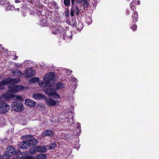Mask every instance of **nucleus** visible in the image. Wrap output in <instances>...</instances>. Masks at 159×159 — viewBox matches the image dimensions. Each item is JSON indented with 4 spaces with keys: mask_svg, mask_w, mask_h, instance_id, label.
Instances as JSON below:
<instances>
[{
    "mask_svg": "<svg viewBox=\"0 0 159 159\" xmlns=\"http://www.w3.org/2000/svg\"><path fill=\"white\" fill-rule=\"evenodd\" d=\"M23 142H20L19 145L20 148L26 149L28 148L30 146L37 145L38 141L35 139L32 135H26L22 137Z\"/></svg>",
    "mask_w": 159,
    "mask_h": 159,
    "instance_id": "1",
    "label": "nucleus"
},
{
    "mask_svg": "<svg viewBox=\"0 0 159 159\" xmlns=\"http://www.w3.org/2000/svg\"><path fill=\"white\" fill-rule=\"evenodd\" d=\"M55 74L53 72H50L46 75L43 78L44 82H41L39 83V85L41 87H49L50 85V81L54 80Z\"/></svg>",
    "mask_w": 159,
    "mask_h": 159,
    "instance_id": "2",
    "label": "nucleus"
},
{
    "mask_svg": "<svg viewBox=\"0 0 159 159\" xmlns=\"http://www.w3.org/2000/svg\"><path fill=\"white\" fill-rule=\"evenodd\" d=\"M20 81L19 78H15L13 79L11 78H9L5 79L2 81L0 82V89H4V87H3L4 85H6L10 83H13L15 82H19Z\"/></svg>",
    "mask_w": 159,
    "mask_h": 159,
    "instance_id": "3",
    "label": "nucleus"
},
{
    "mask_svg": "<svg viewBox=\"0 0 159 159\" xmlns=\"http://www.w3.org/2000/svg\"><path fill=\"white\" fill-rule=\"evenodd\" d=\"M10 108V106L0 98V114L6 113L9 111Z\"/></svg>",
    "mask_w": 159,
    "mask_h": 159,
    "instance_id": "4",
    "label": "nucleus"
},
{
    "mask_svg": "<svg viewBox=\"0 0 159 159\" xmlns=\"http://www.w3.org/2000/svg\"><path fill=\"white\" fill-rule=\"evenodd\" d=\"M18 82H15L13 83H10L11 84L8 86V89L9 91L13 93H16L19 91H21L23 90L24 87L23 86L21 85L15 86L14 84Z\"/></svg>",
    "mask_w": 159,
    "mask_h": 159,
    "instance_id": "5",
    "label": "nucleus"
},
{
    "mask_svg": "<svg viewBox=\"0 0 159 159\" xmlns=\"http://www.w3.org/2000/svg\"><path fill=\"white\" fill-rule=\"evenodd\" d=\"M11 108L16 112L22 111L23 109L22 103L19 101H16L13 102L11 105Z\"/></svg>",
    "mask_w": 159,
    "mask_h": 159,
    "instance_id": "6",
    "label": "nucleus"
},
{
    "mask_svg": "<svg viewBox=\"0 0 159 159\" xmlns=\"http://www.w3.org/2000/svg\"><path fill=\"white\" fill-rule=\"evenodd\" d=\"M16 152V150L14 148L11 146H10L7 148L5 155L3 156H6V157H8L9 156H11L15 154Z\"/></svg>",
    "mask_w": 159,
    "mask_h": 159,
    "instance_id": "7",
    "label": "nucleus"
},
{
    "mask_svg": "<svg viewBox=\"0 0 159 159\" xmlns=\"http://www.w3.org/2000/svg\"><path fill=\"white\" fill-rule=\"evenodd\" d=\"M35 74L34 69L31 68H27L24 75L26 77H30L34 76Z\"/></svg>",
    "mask_w": 159,
    "mask_h": 159,
    "instance_id": "8",
    "label": "nucleus"
},
{
    "mask_svg": "<svg viewBox=\"0 0 159 159\" xmlns=\"http://www.w3.org/2000/svg\"><path fill=\"white\" fill-rule=\"evenodd\" d=\"M74 3L73 4L72 2V8L70 14L71 16H72L75 14L78 15L80 12V10L78 8L77 6H74Z\"/></svg>",
    "mask_w": 159,
    "mask_h": 159,
    "instance_id": "9",
    "label": "nucleus"
},
{
    "mask_svg": "<svg viewBox=\"0 0 159 159\" xmlns=\"http://www.w3.org/2000/svg\"><path fill=\"white\" fill-rule=\"evenodd\" d=\"M45 102L48 105L50 106H55L58 103V101H56L50 98H46Z\"/></svg>",
    "mask_w": 159,
    "mask_h": 159,
    "instance_id": "10",
    "label": "nucleus"
},
{
    "mask_svg": "<svg viewBox=\"0 0 159 159\" xmlns=\"http://www.w3.org/2000/svg\"><path fill=\"white\" fill-rule=\"evenodd\" d=\"M54 135V133L50 130H46L43 131L42 134V135L43 137L50 136L51 137H52Z\"/></svg>",
    "mask_w": 159,
    "mask_h": 159,
    "instance_id": "11",
    "label": "nucleus"
},
{
    "mask_svg": "<svg viewBox=\"0 0 159 159\" xmlns=\"http://www.w3.org/2000/svg\"><path fill=\"white\" fill-rule=\"evenodd\" d=\"M72 35L70 32L67 31L63 35L64 39L66 41H70L72 39Z\"/></svg>",
    "mask_w": 159,
    "mask_h": 159,
    "instance_id": "12",
    "label": "nucleus"
},
{
    "mask_svg": "<svg viewBox=\"0 0 159 159\" xmlns=\"http://www.w3.org/2000/svg\"><path fill=\"white\" fill-rule=\"evenodd\" d=\"M25 102L26 105L31 107H34L36 105V103L34 101L30 99L25 100Z\"/></svg>",
    "mask_w": 159,
    "mask_h": 159,
    "instance_id": "13",
    "label": "nucleus"
},
{
    "mask_svg": "<svg viewBox=\"0 0 159 159\" xmlns=\"http://www.w3.org/2000/svg\"><path fill=\"white\" fill-rule=\"evenodd\" d=\"M9 91L6 93L3 94L2 95V97L6 99L10 98H14L15 95L12 93H9Z\"/></svg>",
    "mask_w": 159,
    "mask_h": 159,
    "instance_id": "14",
    "label": "nucleus"
},
{
    "mask_svg": "<svg viewBox=\"0 0 159 159\" xmlns=\"http://www.w3.org/2000/svg\"><path fill=\"white\" fill-rule=\"evenodd\" d=\"M61 29V28L58 25L54 26L52 28V33L54 34H58L59 32H60V31Z\"/></svg>",
    "mask_w": 159,
    "mask_h": 159,
    "instance_id": "15",
    "label": "nucleus"
},
{
    "mask_svg": "<svg viewBox=\"0 0 159 159\" xmlns=\"http://www.w3.org/2000/svg\"><path fill=\"white\" fill-rule=\"evenodd\" d=\"M64 84L61 83H58L55 84V88H51V90H54V91H56V90L62 88L64 87Z\"/></svg>",
    "mask_w": 159,
    "mask_h": 159,
    "instance_id": "16",
    "label": "nucleus"
},
{
    "mask_svg": "<svg viewBox=\"0 0 159 159\" xmlns=\"http://www.w3.org/2000/svg\"><path fill=\"white\" fill-rule=\"evenodd\" d=\"M33 97L35 99L39 100L44 97V96L40 93H34Z\"/></svg>",
    "mask_w": 159,
    "mask_h": 159,
    "instance_id": "17",
    "label": "nucleus"
},
{
    "mask_svg": "<svg viewBox=\"0 0 159 159\" xmlns=\"http://www.w3.org/2000/svg\"><path fill=\"white\" fill-rule=\"evenodd\" d=\"M37 148L38 152H45L47 151V148L44 146H37Z\"/></svg>",
    "mask_w": 159,
    "mask_h": 159,
    "instance_id": "18",
    "label": "nucleus"
},
{
    "mask_svg": "<svg viewBox=\"0 0 159 159\" xmlns=\"http://www.w3.org/2000/svg\"><path fill=\"white\" fill-rule=\"evenodd\" d=\"M36 159H46V156L45 154L40 153L35 156Z\"/></svg>",
    "mask_w": 159,
    "mask_h": 159,
    "instance_id": "19",
    "label": "nucleus"
},
{
    "mask_svg": "<svg viewBox=\"0 0 159 159\" xmlns=\"http://www.w3.org/2000/svg\"><path fill=\"white\" fill-rule=\"evenodd\" d=\"M37 148V146H36L31 148L29 150V153L30 154H34L38 152Z\"/></svg>",
    "mask_w": 159,
    "mask_h": 159,
    "instance_id": "20",
    "label": "nucleus"
},
{
    "mask_svg": "<svg viewBox=\"0 0 159 159\" xmlns=\"http://www.w3.org/2000/svg\"><path fill=\"white\" fill-rule=\"evenodd\" d=\"M50 86H49V87H48L50 89H46L45 90V92L46 94L49 95V96H50L52 94V93H53V91H54V90H51V88H52Z\"/></svg>",
    "mask_w": 159,
    "mask_h": 159,
    "instance_id": "21",
    "label": "nucleus"
},
{
    "mask_svg": "<svg viewBox=\"0 0 159 159\" xmlns=\"http://www.w3.org/2000/svg\"><path fill=\"white\" fill-rule=\"evenodd\" d=\"M50 97H53L55 98H60V95L56 92H53Z\"/></svg>",
    "mask_w": 159,
    "mask_h": 159,
    "instance_id": "22",
    "label": "nucleus"
},
{
    "mask_svg": "<svg viewBox=\"0 0 159 159\" xmlns=\"http://www.w3.org/2000/svg\"><path fill=\"white\" fill-rule=\"evenodd\" d=\"M138 14L137 12L134 11V15L132 16V18H133V21L134 22H136L137 21V19H138Z\"/></svg>",
    "mask_w": 159,
    "mask_h": 159,
    "instance_id": "23",
    "label": "nucleus"
},
{
    "mask_svg": "<svg viewBox=\"0 0 159 159\" xmlns=\"http://www.w3.org/2000/svg\"><path fill=\"white\" fill-rule=\"evenodd\" d=\"M83 27V25L81 22H79L77 26V29L78 30H81Z\"/></svg>",
    "mask_w": 159,
    "mask_h": 159,
    "instance_id": "24",
    "label": "nucleus"
},
{
    "mask_svg": "<svg viewBox=\"0 0 159 159\" xmlns=\"http://www.w3.org/2000/svg\"><path fill=\"white\" fill-rule=\"evenodd\" d=\"M73 117L74 116H73L71 118H69L68 119V120L67 121V122L69 125H72L73 123H74V120H73Z\"/></svg>",
    "mask_w": 159,
    "mask_h": 159,
    "instance_id": "25",
    "label": "nucleus"
},
{
    "mask_svg": "<svg viewBox=\"0 0 159 159\" xmlns=\"http://www.w3.org/2000/svg\"><path fill=\"white\" fill-rule=\"evenodd\" d=\"M30 81L33 83H35L39 81V79L37 78L34 77L31 79Z\"/></svg>",
    "mask_w": 159,
    "mask_h": 159,
    "instance_id": "26",
    "label": "nucleus"
},
{
    "mask_svg": "<svg viewBox=\"0 0 159 159\" xmlns=\"http://www.w3.org/2000/svg\"><path fill=\"white\" fill-rule=\"evenodd\" d=\"M15 73L17 74L18 76L22 75V72L19 70H16L15 71Z\"/></svg>",
    "mask_w": 159,
    "mask_h": 159,
    "instance_id": "27",
    "label": "nucleus"
},
{
    "mask_svg": "<svg viewBox=\"0 0 159 159\" xmlns=\"http://www.w3.org/2000/svg\"><path fill=\"white\" fill-rule=\"evenodd\" d=\"M134 6V5L133 2H131L130 4V8L131 10L133 11H135L136 10V8Z\"/></svg>",
    "mask_w": 159,
    "mask_h": 159,
    "instance_id": "28",
    "label": "nucleus"
},
{
    "mask_svg": "<svg viewBox=\"0 0 159 159\" xmlns=\"http://www.w3.org/2000/svg\"><path fill=\"white\" fill-rule=\"evenodd\" d=\"M56 146V144L55 143H52L49 145V147L50 149H52L55 148Z\"/></svg>",
    "mask_w": 159,
    "mask_h": 159,
    "instance_id": "29",
    "label": "nucleus"
},
{
    "mask_svg": "<svg viewBox=\"0 0 159 159\" xmlns=\"http://www.w3.org/2000/svg\"><path fill=\"white\" fill-rule=\"evenodd\" d=\"M70 3V0H64V4L66 6H69Z\"/></svg>",
    "mask_w": 159,
    "mask_h": 159,
    "instance_id": "30",
    "label": "nucleus"
},
{
    "mask_svg": "<svg viewBox=\"0 0 159 159\" xmlns=\"http://www.w3.org/2000/svg\"><path fill=\"white\" fill-rule=\"evenodd\" d=\"M14 9V7L10 6L9 4H8V6L6 7V9L7 10H13Z\"/></svg>",
    "mask_w": 159,
    "mask_h": 159,
    "instance_id": "31",
    "label": "nucleus"
},
{
    "mask_svg": "<svg viewBox=\"0 0 159 159\" xmlns=\"http://www.w3.org/2000/svg\"><path fill=\"white\" fill-rule=\"evenodd\" d=\"M16 151L15 154H16L17 156L21 155L22 154L21 152L19 149H17L16 150Z\"/></svg>",
    "mask_w": 159,
    "mask_h": 159,
    "instance_id": "32",
    "label": "nucleus"
},
{
    "mask_svg": "<svg viewBox=\"0 0 159 159\" xmlns=\"http://www.w3.org/2000/svg\"><path fill=\"white\" fill-rule=\"evenodd\" d=\"M14 98L20 100H21L22 99V98L21 96L18 95H15Z\"/></svg>",
    "mask_w": 159,
    "mask_h": 159,
    "instance_id": "33",
    "label": "nucleus"
},
{
    "mask_svg": "<svg viewBox=\"0 0 159 159\" xmlns=\"http://www.w3.org/2000/svg\"><path fill=\"white\" fill-rule=\"evenodd\" d=\"M137 27V26L136 25H134L133 26L131 27V28L133 30H135Z\"/></svg>",
    "mask_w": 159,
    "mask_h": 159,
    "instance_id": "34",
    "label": "nucleus"
},
{
    "mask_svg": "<svg viewBox=\"0 0 159 159\" xmlns=\"http://www.w3.org/2000/svg\"><path fill=\"white\" fill-rule=\"evenodd\" d=\"M0 159H10L8 157H6V156H2L0 157Z\"/></svg>",
    "mask_w": 159,
    "mask_h": 159,
    "instance_id": "35",
    "label": "nucleus"
},
{
    "mask_svg": "<svg viewBox=\"0 0 159 159\" xmlns=\"http://www.w3.org/2000/svg\"><path fill=\"white\" fill-rule=\"evenodd\" d=\"M6 2L5 0H1V1H0V4H6Z\"/></svg>",
    "mask_w": 159,
    "mask_h": 159,
    "instance_id": "36",
    "label": "nucleus"
},
{
    "mask_svg": "<svg viewBox=\"0 0 159 159\" xmlns=\"http://www.w3.org/2000/svg\"><path fill=\"white\" fill-rule=\"evenodd\" d=\"M77 128H78V129H79V132H80V130L81 126H80V124L79 123H78Z\"/></svg>",
    "mask_w": 159,
    "mask_h": 159,
    "instance_id": "37",
    "label": "nucleus"
},
{
    "mask_svg": "<svg viewBox=\"0 0 159 159\" xmlns=\"http://www.w3.org/2000/svg\"><path fill=\"white\" fill-rule=\"evenodd\" d=\"M82 0H75V1L77 3H80L82 1ZM75 1H74L75 2Z\"/></svg>",
    "mask_w": 159,
    "mask_h": 159,
    "instance_id": "38",
    "label": "nucleus"
},
{
    "mask_svg": "<svg viewBox=\"0 0 159 159\" xmlns=\"http://www.w3.org/2000/svg\"><path fill=\"white\" fill-rule=\"evenodd\" d=\"M16 159H32V158H30V159H25V158H24L22 157H18V158H16Z\"/></svg>",
    "mask_w": 159,
    "mask_h": 159,
    "instance_id": "39",
    "label": "nucleus"
},
{
    "mask_svg": "<svg viewBox=\"0 0 159 159\" xmlns=\"http://www.w3.org/2000/svg\"><path fill=\"white\" fill-rule=\"evenodd\" d=\"M3 49V47L1 44H0V50H2Z\"/></svg>",
    "mask_w": 159,
    "mask_h": 159,
    "instance_id": "40",
    "label": "nucleus"
},
{
    "mask_svg": "<svg viewBox=\"0 0 159 159\" xmlns=\"http://www.w3.org/2000/svg\"><path fill=\"white\" fill-rule=\"evenodd\" d=\"M18 58V57L17 56H16L14 58V60H16Z\"/></svg>",
    "mask_w": 159,
    "mask_h": 159,
    "instance_id": "41",
    "label": "nucleus"
},
{
    "mask_svg": "<svg viewBox=\"0 0 159 159\" xmlns=\"http://www.w3.org/2000/svg\"><path fill=\"white\" fill-rule=\"evenodd\" d=\"M87 22H89V24H90L91 23V20H89V21H88V20H87Z\"/></svg>",
    "mask_w": 159,
    "mask_h": 159,
    "instance_id": "42",
    "label": "nucleus"
},
{
    "mask_svg": "<svg viewBox=\"0 0 159 159\" xmlns=\"http://www.w3.org/2000/svg\"><path fill=\"white\" fill-rule=\"evenodd\" d=\"M20 2V1H18V0H16L15 1V2H16V3H18V2Z\"/></svg>",
    "mask_w": 159,
    "mask_h": 159,
    "instance_id": "43",
    "label": "nucleus"
},
{
    "mask_svg": "<svg viewBox=\"0 0 159 159\" xmlns=\"http://www.w3.org/2000/svg\"><path fill=\"white\" fill-rule=\"evenodd\" d=\"M87 20H91V19L90 17H88V19Z\"/></svg>",
    "mask_w": 159,
    "mask_h": 159,
    "instance_id": "44",
    "label": "nucleus"
},
{
    "mask_svg": "<svg viewBox=\"0 0 159 159\" xmlns=\"http://www.w3.org/2000/svg\"><path fill=\"white\" fill-rule=\"evenodd\" d=\"M75 0H71V2L72 3V4H73Z\"/></svg>",
    "mask_w": 159,
    "mask_h": 159,
    "instance_id": "45",
    "label": "nucleus"
},
{
    "mask_svg": "<svg viewBox=\"0 0 159 159\" xmlns=\"http://www.w3.org/2000/svg\"><path fill=\"white\" fill-rule=\"evenodd\" d=\"M140 1H138V2H137V4L139 5L140 4Z\"/></svg>",
    "mask_w": 159,
    "mask_h": 159,
    "instance_id": "46",
    "label": "nucleus"
},
{
    "mask_svg": "<svg viewBox=\"0 0 159 159\" xmlns=\"http://www.w3.org/2000/svg\"><path fill=\"white\" fill-rule=\"evenodd\" d=\"M136 0H133V1L134 2L136 1Z\"/></svg>",
    "mask_w": 159,
    "mask_h": 159,
    "instance_id": "47",
    "label": "nucleus"
}]
</instances>
